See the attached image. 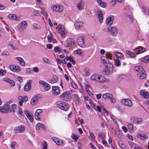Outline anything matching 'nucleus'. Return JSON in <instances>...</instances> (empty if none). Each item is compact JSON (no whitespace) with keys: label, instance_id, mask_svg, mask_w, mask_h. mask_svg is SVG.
Listing matches in <instances>:
<instances>
[{"label":"nucleus","instance_id":"nucleus-44","mask_svg":"<svg viewBox=\"0 0 149 149\" xmlns=\"http://www.w3.org/2000/svg\"><path fill=\"white\" fill-rule=\"evenodd\" d=\"M98 136L99 137L102 139H104L105 138V136L104 133L103 132H98Z\"/></svg>","mask_w":149,"mask_h":149},{"label":"nucleus","instance_id":"nucleus-41","mask_svg":"<svg viewBox=\"0 0 149 149\" xmlns=\"http://www.w3.org/2000/svg\"><path fill=\"white\" fill-rule=\"evenodd\" d=\"M112 97V95L111 94L109 93L104 94L102 96V97L104 99H106L107 98H111Z\"/></svg>","mask_w":149,"mask_h":149},{"label":"nucleus","instance_id":"nucleus-27","mask_svg":"<svg viewBox=\"0 0 149 149\" xmlns=\"http://www.w3.org/2000/svg\"><path fill=\"white\" fill-rule=\"evenodd\" d=\"M101 59L102 62L104 65L106 66V65L109 62L107 58L104 56L101 57Z\"/></svg>","mask_w":149,"mask_h":149},{"label":"nucleus","instance_id":"nucleus-33","mask_svg":"<svg viewBox=\"0 0 149 149\" xmlns=\"http://www.w3.org/2000/svg\"><path fill=\"white\" fill-rule=\"evenodd\" d=\"M97 3L100 6L105 8L107 6V4L104 2H102L101 0H96Z\"/></svg>","mask_w":149,"mask_h":149},{"label":"nucleus","instance_id":"nucleus-61","mask_svg":"<svg viewBox=\"0 0 149 149\" xmlns=\"http://www.w3.org/2000/svg\"><path fill=\"white\" fill-rule=\"evenodd\" d=\"M84 87L86 89L90 88V86L88 85V83L87 81H85L84 83Z\"/></svg>","mask_w":149,"mask_h":149},{"label":"nucleus","instance_id":"nucleus-23","mask_svg":"<svg viewBox=\"0 0 149 149\" xmlns=\"http://www.w3.org/2000/svg\"><path fill=\"white\" fill-rule=\"evenodd\" d=\"M58 80L57 77L55 75H53V77L52 79H48V81L50 83L54 84L56 83Z\"/></svg>","mask_w":149,"mask_h":149},{"label":"nucleus","instance_id":"nucleus-9","mask_svg":"<svg viewBox=\"0 0 149 149\" xmlns=\"http://www.w3.org/2000/svg\"><path fill=\"white\" fill-rule=\"evenodd\" d=\"M121 102L123 104L129 107L132 106V101L129 99H123L121 100Z\"/></svg>","mask_w":149,"mask_h":149},{"label":"nucleus","instance_id":"nucleus-47","mask_svg":"<svg viewBox=\"0 0 149 149\" xmlns=\"http://www.w3.org/2000/svg\"><path fill=\"white\" fill-rule=\"evenodd\" d=\"M33 28L34 29H39L40 28V26L37 24L34 23L32 25Z\"/></svg>","mask_w":149,"mask_h":149},{"label":"nucleus","instance_id":"nucleus-31","mask_svg":"<svg viewBox=\"0 0 149 149\" xmlns=\"http://www.w3.org/2000/svg\"><path fill=\"white\" fill-rule=\"evenodd\" d=\"M20 19L19 17L17 16V15L14 14H10V19L12 20H18Z\"/></svg>","mask_w":149,"mask_h":149},{"label":"nucleus","instance_id":"nucleus-63","mask_svg":"<svg viewBox=\"0 0 149 149\" xmlns=\"http://www.w3.org/2000/svg\"><path fill=\"white\" fill-rule=\"evenodd\" d=\"M116 135L119 138H120L122 136V133L120 131H118L116 132Z\"/></svg>","mask_w":149,"mask_h":149},{"label":"nucleus","instance_id":"nucleus-20","mask_svg":"<svg viewBox=\"0 0 149 149\" xmlns=\"http://www.w3.org/2000/svg\"><path fill=\"white\" fill-rule=\"evenodd\" d=\"M130 120L132 122L134 123L138 124H141L142 121L141 118L135 117L131 118Z\"/></svg>","mask_w":149,"mask_h":149},{"label":"nucleus","instance_id":"nucleus-13","mask_svg":"<svg viewBox=\"0 0 149 149\" xmlns=\"http://www.w3.org/2000/svg\"><path fill=\"white\" fill-rule=\"evenodd\" d=\"M52 139L53 141L58 146H63L64 144L63 141L59 139L56 137H52Z\"/></svg>","mask_w":149,"mask_h":149},{"label":"nucleus","instance_id":"nucleus-25","mask_svg":"<svg viewBox=\"0 0 149 149\" xmlns=\"http://www.w3.org/2000/svg\"><path fill=\"white\" fill-rule=\"evenodd\" d=\"M41 128L45 130V125L42 123H37L36 126V129L37 130H38L40 129Z\"/></svg>","mask_w":149,"mask_h":149},{"label":"nucleus","instance_id":"nucleus-53","mask_svg":"<svg viewBox=\"0 0 149 149\" xmlns=\"http://www.w3.org/2000/svg\"><path fill=\"white\" fill-rule=\"evenodd\" d=\"M42 149H47L48 144L46 141L44 142V143L42 144Z\"/></svg>","mask_w":149,"mask_h":149},{"label":"nucleus","instance_id":"nucleus-21","mask_svg":"<svg viewBox=\"0 0 149 149\" xmlns=\"http://www.w3.org/2000/svg\"><path fill=\"white\" fill-rule=\"evenodd\" d=\"M105 66L107 70L109 71V72H107V74H109L110 72H111L113 71V65L110 62L107 64Z\"/></svg>","mask_w":149,"mask_h":149},{"label":"nucleus","instance_id":"nucleus-17","mask_svg":"<svg viewBox=\"0 0 149 149\" xmlns=\"http://www.w3.org/2000/svg\"><path fill=\"white\" fill-rule=\"evenodd\" d=\"M146 50L145 48H143L141 47H136L134 51L136 53V54H139L143 53Z\"/></svg>","mask_w":149,"mask_h":149},{"label":"nucleus","instance_id":"nucleus-42","mask_svg":"<svg viewBox=\"0 0 149 149\" xmlns=\"http://www.w3.org/2000/svg\"><path fill=\"white\" fill-rule=\"evenodd\" d=\"M83 25V22H81L80 21H78L76 25V28L78 29L80 27L82 26Z\"/></svg>","mask_w":149,"mask_h":149},{"label":"nucleus","instance_id":"nucleus-26","mask_svg":"<svg viewBox=\"0 0 149 149\" xmlns=\"http://www.w3.org/2000/svg\"><path fill=\"white\" fill-rule=\"evenodd\" d=\"M134 69L137 72H138L139 73H141L142 71L144 72V70L142 67L141 66H137L134 68Z\"/></svg>","mask_w":149,"mask_h":149},{"label":"nucleus","instance_id":"nucleus-56","mask_svg":"<svg viewBox=\"0 0 149 149\" xmlns=\"http://www.w3.org/2000/svg\"><path fill=\"white\" fill-rule=\"evenodd\" d=\"M71 137L72 138L74 139L76 142L78 139V137H77L75 134H72V135Z\"/></svg>","mask_w":149,"mask_h":149},{"label":"nucleus","instance_id":"nucleus-54","mask_svg":"<svg viewBox=\"0 0 149 149\" xmlns=\"http://www.w3.org/2000/svg\"><path fill=\"white\" fill-rule=\"evenodd\" d=\"M17 144V142L15 141H13L10 145V147L12 149H14L15 148V146Z\"/></svg>","mask_w":149,"mask_h":149},{"label":"nucleus","instance_id":"nucleus-40","mask_svg":"<svg viewBox=\"0 0 149 149\" xmlns=\"http://www.w3.org/2000/svg\"><path fill=\"white\" fill-rule=\"evenodd\" d=\"M114 54L117 57L119 58H123V55L122 53L118 52H113Z\"/></svg>","mask_w":149,"mask_h":149},{"label":"nucleus","instance_id":"nucleus-29","mask_svg":"<svg viewBox=\"0 0 149 149\" xmlns=\"http://www.w3.org/2000/svg\"><path fill=\"white\" fill-rule=\"evenodd\" d=\"M98 15L99 22L101 23L102 22L103 19V15L102 12L100 11H98Z\"/></svg>","mask_w":149,"mask_h":149},{"label":"nucleus","instance_id":"nucleus-2","mask_svg":"<svg viewBox=\"0 0 149 149\" xmlns=\"http://www.w3.org/2000/svg\"><path fill=\"white\" fill-rule=\"evenodd\" d=\"M56 104L58 107L64 111H67L69 109V106L66 103H64L62 102H57Z\"/></svg>","mask_w":149,"mask_h":149},{"label":"nucleus","instance_id":"nucleus-48","mask_svg":"<svg viewBox=\"0 0 149 149\" xmlns=\"http://www.w3.org/2000/svg\"><path fill=\"white\" fill-rule=\"evenodd\" d=\"M11 107L13 112H15L17 108V105L15 104H13L11 105Z\"/></svg>","mask_w":149,"mask_h":149},{"label":"nucleus","instance_id":"nucleus-37","mask_svg":"<svg viewBox=\"0 0 149 149\" xmlns=\"http://www.w3.org/2000/svg\"><path fill=\"white\" fill-rule=\"evenodd\" d=\"M137 137L138 138L143 140L145 139H147L148 138V137L147 135L141 134H138Z\"/></svg>","mask_w":149,"mask_h":149},{"label":"nucleus","instance_id":"nucleus-57","mask_svg":"<svg viewBox=\"0 0 149 149\" xmlns=\"http://www.w3.org/2000/svg\"><path fill=\"white\" fill-rule=\"evenodd\" d=\"M19 117L20 118L22 119H24L25 118L24 116V115L22 112V113H17Z\"/></svg>","mask_w":149,"mask_h":149},{"label":"nucleus","instance_id":"nucleus-3","mask_svg":"<svg viewBox=\"0 0 149 149\" xmlns=\"http://www.w3.org/2000/svg\"><path fill=\"white\" fill-rule=\"evenodd\" d=\"M9 102H6L3 106L0 107V111L2 113H7L9 111Z\"/></svg>","mask_w":149,"mask_h":149},{"label":"nucleus","instance_id":"nucleus-43","mask_svg":"<svg viewBox=\"0 0 149 149\" xmlns=\"http://www.w3.org/2000/svg\"><path fill=\"white\" fill-rule=\"evenodd\" d=\"M139 78L141 79H144L146 77V74H145V71L144 72L142 71L141 73H139Z\"/></svg>","mask_w":149,"mask_h":149},{"label":"nucleus","instance_id":"nucleus-16","mask_svg":"<svg viewBox=\"0 0 149 149\" xmlns=\"http://www.w3.org/2000/svg\"><path fill=\"white\" fill-rule=\"evenodd\" d=\"M10 70L14 72H17L21 70L20 67L17 65H10Z\"/></svg>","mask_w":149,"mask_h":149},{"label":"nucleus","instance_id":"nucleus-35","mask_svg":"<svg viewBox=\"0 0 149 149\" xmlns=\"http://www.w3.org/2000/svg\"><path fill=\"white\" fill-rule=\"evenodd\" d=\"M16 58L19 61V63L21 65L23 66L25 65V62L22 58L16 57Z\"/></svg>","mask_w":149,"mask_h":149},{"label":"nucleus","instance_id":"nucleus-46","mask_svg":"<svg viewBox=\"0 0 149 149\" xmlns=\"http://www.w3.org/2000/svg\"><path fill=\"white\" fill-rule=\"evenodd\" d=\"M105 40L109 44H111L112 42V38L109 36L106 37Z\"/></svg>","mask_w":149,"mask_h":149},{"label":"nucleus","instance_id":"nucleus-50","mask_svg":"<svg viewBox=\"0 0 149 149\" xmlns=\"http://www.w3.org/2000/svg\"><path fill=\"white\" fill-rule=\"evenodd\" d=\"M115 65L117 66H119L120 65V61L117 59H116L115 62Z\"/></svg>","mask_w":149,"mask_h":149},{"label":"nucleus","instance_id":"nucleus-7","mask_svg":"<svg viewBox=\"0 0 149 149\" xmlns=\"http://www.w3.org/2000/svg\"><path fill=\"white\" fill-rule=\"evenodd\" d=\"M41 98V95L38 94L34 96L31 100V103L32 105H34L37 104V102Z\"/></svg>","mask_w":149,"mask_h":149},{"label":"nucleus","instance_id":"nucleus-4","mask_svg":"<svg viewBox=\"0 0 149 149\" xmlns=\"http://www.w3.org/2000/svg\"><path fill=\"white\" fill-rule=\"evenodd\" d=\"M27 26V22L25 21H22L18 25V29L21 32H23L26 28Z\"/></svg>","mask_w":149,"mask_h":149},{"label":"nucleus","instance_id":"nucleus-64","mask_svg":"<svg viewBox=\"0 0 149 149\" xmlns=\"http://www.w3.org/2000/svg\"><path fill=\"white\" fill-rule=\"evenodd\" d=\"M27 117L31 122H33V118L31 114L28 116Z\"/></svg>","mask_w":149,"mask_h":149},{"label":"nucleus","instance_id":"nucleus-45","mask_svg":"<svg viewBox=\"0 0 149 149\" xmlns=\"http://www.w3.org/2000/svg\"><path fill=\"white\" fill-rule=\"evenodd\" d=\"M74 52L75 54H76L81 56H82L84 54L82 53L81 50L80 49H78L77 50H75L74 51Z\"/></svg>","mask_w":149,"mask_h":149},{"label":"nucleus","instance_id":"nucleus-30","mask_svg":"<svg viewBox=\"0 0 149 149\" xmlns=\"http://www.w3.org/2000/svg\"><path fill=\"white\" fill-rule=\"evenodd\" d=\"M84 5V3L82 0H81L79 3L77 5L78 9L80 10H82L83 9V7Z\"/></svg>","mask_w":149,"mask_h":149},{"label":"nucleus","instance_id":"nucleus-14","mask_svg":"<svg viewBox=\"0 0 149 149\" xmlns=\"http://www.w3.org/2000/svg\"><path fill=\"white\" fill-rule=\"evenodd\" d=\"M52 93L54 96L57 95L60 93V91L59 87L57 86H52Z\"/></svg>","mask_w":149,"mask_h":149},{"label":"nucleus","instance_id":"nucleus-12","mask_svg":"<svg viewBox=\"0 0 149 149\" xmlns=\"http://www.w3.org/2000/svg\"><path fill=\"white\" fill-rule=\"evenodd\" d=\"M52 9L56 11L61 12L63 10V8L60 5H54L52 6Z\"/></svg>","mask_w":149,"mask_h":149},{"label":"nucleus","instance_id":"nucleus-18","mask_svg":"<svg viewBox=\"0 0 149 149\" xmlns=\"http://www.w3.org/2000/svg\"><path fill=\"white\" fill-rule=\"evenodd\" d=\"M32 83V80H29L28 81L24 88V90L26 91H29L31 87V84Z\"/></svg>","mask_w":149,"mask_h":149},{"label":"nucleus","instance_id":"nucleus-19","mask_svg":"<svg viewBox=\"0 0 149 149\" xmlns=\"http://www.w3.org/2000/svg\"><path fill=\"white\" fill-rule=\"evenodd\" d=\"M77 42L78 45L81 47L85 48L86 47L85 42L82 37H79L78 38Z\"/></svg>","mask_w":149,"mask_h":149},{"label":"nucleus","instance_id":"nucleus-11","mask_svg":"<svg viewBox=\"0 0 149 149\" xmlns=\"http://www.w3.org/2000/svg\"><path fill=\"white\" fill-rule=\"evenodd\" d=\"M25 127L23 125H20L17 127L15 128L14 130V132L15 133H22L24 131Z\"/></svg>","mask_w":149,"mask_h":149},{"label":"nucleus","instance_id":"nucleus-51","mask_svg":"<svg viewBox=\"0 0 149 149\" xmlns=\"http://www.w3.org/2000/svg\"><path fill=\"white\" fill-rule=\"evenodd\" d=\"M73 96L74 99L75 100L77 101L78 102H79L81 100L80 99L77 94H74Z\"/></svg>","mask_w":149,"mask_h":149},{"label":"nucleus","instance_id":"nucleus-34","mask_svg":"<svg viewBox=\"0 0 149 149\" xmlns=\"http://www.w3.org/2000/svg\"><path fill=\"white\" fill-rule=\"evenodd\" d=\"M97 3L100 6L105 8L107 6V4L104 2H102L101 0H96Z\"/></svg>","mask_w":149,"mask_h":149},{"label":"nucleus","instance_id":"nucleus-28","mask_svg":"<svg viewBox=\"0 0 149 149\" xmlns=\"http://www.w3.org/2000/svg\"><path fill=\"white\" fill-rule=\"evenodd\" d=\"M125 52L131 58H134L136 56L134 52L129 50H126Z\"/></svg>","mask_w":149,"mask_h":149},{"label":"nucleus","instance_id":"nucleus-55","mask_svg":"<svg viewBox=\"0 0 149 149\" xmlns=\"http://www.w3.org/2000/svg\"><path fill=\"white\" fill-rule=\"evenodd\" d=\"M106 55L107 58H109L110 59H112V55L110 53L107 52L106 54Z\"/></svg>","mask_w":149,"mask_h":149},{"label":"nucleus","instance_id":"nucleus-62","mask_svg":"<svg viewBox=\"0 0 149 149\" xmlns=\"http://www.w3.org/2000/svg\"><path fill=\"white\" fill-rule=\"evenodd\" d=\"M111 118L113 120V121L115 123L117 122L115 117L112 114L110 115Z\"/></svg>","mask_w":149,"mask_h":149},{"label":"nucleus","instance_id":"nucleus-52","mask_svg":"<svg viewBox=\"0 0 149 149\" xmlns=\"http://www.w3.org/2000/svg\"><path fill=\"white\" fill-rule=\"evenodd\" d=\"M84 72L85 73V75L86 77L89 76L90 75V74L89 72V70L88 68H86L84 70Z\"/></svg>","mask_w":149,"mask_h":149},{"label":"nucleus","instance_id":"nucleus-15","mask_svg":"<svg viewBox=\"0 0 149 149\" xmlns=\"http://www.w3.org/2000/svg\"><path fill=\"white\" fill-rule=\"evenodd\" d=\"M114 20V17L113 15L109 16L106 19V22L108 26L111 25L113 23V21Z\"/></svg>","mask_w":149,"mask_h":149},{"label":"nucleus","instance_id":"nucleus-36","mask_svg":"<svg viewBox=\"0 0 149 149\" xmlns=\"http://www.w3.org/2000/svg\"><path fill=\"white\" fill-rule=\"evenodd\" d=\"M140 60L143 62L148 63L149 62V56H146L143 58H141Z\"/></svg>","mask_w":149,"mask_h":149},{"label":"nucleus","instance_id":"nucleus-38","mask_svg":"<svg viewBox=\"0 0 149 149\" xmlns=\"http://www.w3.org/2000/svg\"><path fill=\"white\" fill-rule=\"evenodd\" d=\"M54 52L58 54H60L61 52L62 49L58 46L55 47L54 48Z\"/></svg>","mask_w":149,"mask_h":149},{"label":"nucleus","instance_id":"nucleus-39","mask_svg":"<svg viewBox=\"0 0 149 149\" xmlns=\"http://www.w3.org/2000/svg\"><path fill=\"white\" fill-rule=\"evenodd\" d=\"M99 75L97 74L92 75L91 77V79L93 80H94L97 81Z\"/></svg>","mask_w":149,"mask_h":149},{"label":"nucleus","instance_id":"nucleus-32","mask_svg":"<svg viewBox=\"0 0 149 149\" xmlns=\"http://www.w3.org/2000/svg\"><path fill=\"white\" fill-rule=\"evenodd\" d=\"M98 77L97 81L98 82L103 83L106 80L105 78L103 76L99 75Z\"/></svg>","mask_w":149,"mask_h":149},{"label":"nucleus","instance_id":"nucleus-22","mask_svg":"<svg viewBox=\"0 0 149 149\" xmlns=\"http://www.w3.org/2000/svg\"><path fill=\"white\" fill-rule=\"evenodd\" d=\"M42 111V110L41 109H38L36 110L35 113V118L36 120H39L40 119L39 115Z\"/></svg>","mask_w":149,"mask_h":149},{"label":"nucleus","instance_id":"nucleus-60","mask_svg":"<svg viewBox=\"0 0 149 149\" xmlns=\"http://www.w3.org/2000/svg\"><path fill=\"white\" fill-rule=\"evenodd\" d=\"M43 61L45 63L49 64V59L46 58H44L43 59Z\"/></svg>","mask_w":149,"mask_h":149},{"label":"nucleus","instance_id":"nucleus-6","mask_svg":"<svg viewBox=\"0 0 149 149\" xmlns=\"http://www.w3.org/2000/svg\"><path fill=\"white\" fill-rule=\"evenodd\" d=\"M57 31L61 33V35L62 37H64V35L66 33L65 30L64 26L63 25H59L57 27Z\"/></svg>","mask_w":149,"mask_h":149},{"label":"nucleus","instance_id":"nucleus-1","mask_svg":"<svg viewBox=\"0 0 149 149\" xmlns=\"http://www.w3.org/2000/svg\"><path fill=\"white\" fill-rule=\"evenodd\" d=\"M60 98L63 100L69 101L71 100V94L69 91L64 92L60 95Z\"/></svg>","mask_w":149,"mask_h":149},{"label":"nucleus","instance_id":"nucleus-58","mask_svg":"<svg viewBox=\"0 0 149 149\" xmlns=\"http://www.w3.org/2000/svg\"><path fill=\"white\" fill-rule=\"evenodd\" d=\"M6 73V70L0 69V76H2Z\"/></svg>","mask_w":149,"mask_h":149},{"label":"nucleus","instance_id":"nucleus-24","mask_svg":"<svg viewBox=\"0 0 149 149\" xmlns=\"http://www.w3.org/2000/svg\"><path fill=\"white\" fill-rule=\"evenodd\" d=\"M140 93L141 95H143L145 98H148L149 97V93L147 92H145L143 90H141Z\"/></svg>","mask_w":149,"mask_h":149},{"label":"nucleus","instance_id":"nucleus-59","mask_svg":"<svg viewBox=\"0 0 149 149\" xmlns=\"http://www.w3.org/2000/svg\"><path fill=\"white\" fill-rule=\"evenodd\" d=\"M33 15H34V16L36 15H40V14H39L38 11L36 10H34L33 11Z\"/></svg>","mask_w":149,"mask_h":149},{"label":"nucleus","instance_id":"nucleus-49","mask_svg":"<svg viewBox=\"0 0 149 149\" xmlns=\"http://www.w3.org/2000/svg\"><path fill=\"white\" fill-rule=\"evenodd\" d=\"M53 37L51 33H50V35H49L47 36V40L49 42H52Z\"/></svg>","mask_w":149,"mask_h":149},{"label":"nucleus","instance_id":"nucleus-5","mask_svg":"<svg viewBox=\"0 0 149 149\" xmlns=\"http://www.w3.org/2000/svg\"><path fill=\"white\" fill-rule=\"evenodd\" d=\"M107 30L108 31L111 33L113 36H116L118 33L117 29L115 26L109 27Z\"/></svg>","mask_w":149,"mask_h":149},{"label":"nucleus","instance_id":"nucleus-8","mask_svg":"<svg viewBox=\"0 0 149 149\" xmlns=\"http://www.w3.org/2000/svg\"><path fill=\"white\" fill-rule=\"evenodd\" d=\"M66 42L67 47H73L76 44L74 40L71 38H68L66 40Z\"/></svg>","mask_w":149,"mask_h":149},{"label":"nucleus","instance_id":"nucleus-10","mask_svg":"<svg viewBox=\"0 0 149 149\" xmlns=\"http://www.w3.org/2000/svg\"><path fill=\"white\" fill-rule=\"evenodd\" d=\"M39 82L41 85L44 86V89L46 91H48L50 89V86L47 82L40 80Z\"/></svg>","mask_w":149,"mask_h":149}]
</instances>
